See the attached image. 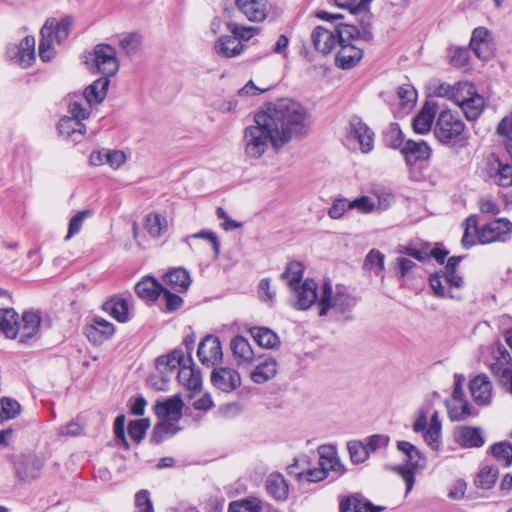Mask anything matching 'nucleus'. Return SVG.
Returning <instances> with one entry per match:
<instances>
[{"label": "nucleus", "instance_id": "f257e3e1", "mask_svg": "<svg viewBox=\"0 0 512 512\" xmlns=\"http://www.w3.org/2000/svg\"><path fill=\"white\" fill-rule=\"evenodd\" d=\"M275 130L279 144H288L294 138H301L310 129V113L300 102L283 98L260 110Z\"/></svg>", "mask_w": 512, "mask_h": 512}, {"label": "nucleus", "instance_id": "f03ea898", "mask_svg": "<svg viewBox=\"0 0 512 512\" xmlns=\"http://www.w3.org/2000/svg\"><path fill=\"white\" fill-rule=\"evenodd\" d=\"M278 136L275 130L265 119L261 112L254 115V123L247 126L243 131L244 155L249 160L260 159L272 146L275 150L284 147L278 143Z\"/></svg>", "mask_w": 512, "mask_h": 512}, {"label": "nucleus", "instance_id": "7ed1b4c3", "mask_svg": "<svg viewBox=\"0 0 512 512\" xmlns=\"http://www.w3.org/2000/svg\"><path fill=\"white\" fill-rule=\"evenodd\" d=\"M434 134L436 139L445 145L463 148L468 144L464 122L457 113L450 110L442 111L439 114Z\"/></svg>", "mask_w": 512, "mask_h": 512}, {"label": "nucleus", "instance_id": "20e7f679", "mask_svg": "<svg viewBox=\"0 0 512 512\" xmlns=\"http://www.w3.org/2000/svg\"><path fill=\"white\" fill-rule=\"evenodd\" d=\"M356 305V299L347 292L344 286H336L335 292L329 281L323 283L320 299L318 300L319 316L327 315L330 309L336 313H346Z\"/></svg>", "mask_w": 512, "mask_h": 512}, {"label": "nucleus", "instance_id": "39448f33", "mask_svg": "<svg viewBox=\"0 0 512 512\" xmlns=\"http://www.w3.org/2000/svg\"><path fill=\"white\" fill-rule=\"evenodd\" d=\"M397 448L405 455V462L408 465V467L398 466L396 469L405 481L406 490L408 492L412 489L415 481L414 472L425 467L426 458L417 447L408 441H399Z\"/></svg>", "mask_w": 512, "mask_h": 512}, {"label": "nucleus", "instance_id": "423d86ee", "mask_svg": "<svg viewBox=\"0 0 512 512\" xmlns=\"http://www.w3.org/2000/svg\"><path fill=\"white\" fill-rule=\"evenodd\" d=\"M429 284L437 297L461 299L459 295L452 291L454 288L458 289L464 285L463 277L457 271L443 270L432 274L429 278Z\"/></svg>", "mask_w": 512, "mask_h": 512}, {"label": "nucleus", "instance_id": "0eeeda50", "mask_svg": "<svg viewBox=\"0 0 512 512\" xmlns=\"http://www.w3.org/2000/svg\"><path fill=\"white\" fill-rule=\"evenodd\" d=\"M512 235V222L506 218H496L479 227L478 242L486 245L494 242H507Z\"/></svg>", "mask_w": 512, "mask_h": 512}, {"label": "nucleus", "instance_id": "6e6552de", "mask_svg": "<svg viewBox=\"0 0 512 512\" xmlns=\"http://www.w3.org/2000/svg\"><path fill=\"white\" fill-rule=\"evenodd\" d=\"M43 467L44 461L33 454L18 456L14 461L15 473L21 482H31L37 479Z\"/></svg>", "mask_w": 512, "mask_h": 512}, {"label": "nucleus", "instance_id": "1a4fd4ad", "mask_svg": "<svg viewBox=\"0 0 512 512\" xmlns=\"http://www.w3.org/2000/svg\"><path fill=\"white\" fill-rule=\"evenodd\" d=\"M95 66L103 76L111 77L119 69L115 49L107 44H98L94 48Z\"/></svg>", "mask_w": 512, "mask_h": 512}, {"label": "nucleus", "instance_id": "9d476101", "mask_svg": "<svg viewBox=\"0 0 512 512\" xmlns=\"http://www.w3.org/2000/svg\"><path fill=\"white\" fill-rule=\"evenodd\" d=\"M489 366L491 372L500 383L503 384L508 378H511L512 358L505 346L501 343L496 344Z\"/></svg>", "mask_w": 512, "mask_h": 512}, {"label": "nucleus", "instance_id": "9b49d317", "mask_svg": "<svg viewBox=\"0 0 512 512\" xmlns=\"http://www.w3.org/2000/svg\"><path fill=\"white\" fill-rule=\"evenodd\" d=\"M317 284L313 279H306L297 287L291 288L293 300L291 305L297 310H307L318 298Z\"/></svg>", "mask_w": 512, "mask_h": 512}, {"label": "nucleus", "instance_id": "f8f14e48", "mask_svg": "<svg viewBox=\"0 0 512 512\" xmlns=\"http://www.w3.org/2000/svg\"><path fill=\"white\" fill-rule=\"evenodd\" d=\"M311 41L316 51L323 55L329 54L336 45H339L335 26L333 28L326 26L315 27L311 32Z\"/></svg>", "mask_w": 512, "mask_h": 512}, {"label": "nucleus", "instance_id": "ddd939ff", "mask_svg": "<svg viewBox=\"0 0 512 512\" xmlns=\"http://www.w3.org/2000/svg\"><path fill=\"white\" fill-rule=\"evenodd\" d=\"M222 347L218 337L208 335L199 344L197 356L200 362L207 366H214L222 359Z\"/></svg>", "mask_w": 512, "mask_h": 512}, {"label": "nucleus", "instance_id": "4468645a", "mask_svg": "<svg viewBox=\"0 0 512 512\" xmlns=\"http://www.w3.org/2000/svg\"><path fill=\"white\" fill-rule=\"evenodd\" d=\"M469 46L474 54L482 60H488L493 55V41L490 31L485 27L473 30Z\"/></svg>", "mask_w": 512, "mask_h": 512}, {"label": "nucleus", "instance_id": "2eb2a0df", "mask_svg": "<svg viewBox=\"0 0 512 512\" xmlns=\"http://www.w3.org/2000/svg\"><path fill=\"white\" fill-rule=\"evenodd\" d=\"M348 137L358 141L363 153L373 149L374 133L358 116H353L349 121Z\"/></svg>", "mask_w": 512, "mask_h": 512}, {"label": "nucleus", "instance_id": "dca6fc26", "mask_svg": "<svg viewBox=\"0 0 512 512\" xmlns=\"http://www.w3.org/2000/svg\"><path fill=\"white\" fill-rule=\"evenodd\" d=\"M211 382L217 389L229 393L241 385V377L235 369L218 367L212 371Z\"/></svg>", "mask_w": 512, "mask_h": 512}, {"label": "nucleus", "instance_id": "f3484780", "mask_svg": "<svg viewBox=\"0 0 512 512\" xmlns=\"http://www.w3.org/2000/svg\"><path fill=\"white\" fill-rule=\"evenodd\" d=\"M469 389L473 401L479 406H486L491 403L492 383L485 374L475 376L469 383Z\"/></svg>", "mask_w": 512, "mask_h": 512}, {"label": "nucleus", "instance_id": "a211bd4d", "mask_svg": "<svg viewBox=\"0 0 512 512\" xmlns=\"http://www.w3.org/2000/svg\"><path fill=\"white\" fill-rule=\"evenodd\" d=\"M183 406L181 396L176 394L164 401H157L154 411L161 420L178 421L182 416Z\"/></svg>", "mask_w": 512, "mask_h": 512}, {"label": "nucleus", "instance_id": "6ab92c4d", "mask_svg": "<svg viewBox=\"0 0 512 512\" xmlns=\"http://www.w3.org/2000/svg\"><path fill=\"white\" fill-rule=\"evenodd\" d=\"M102 309L120 323H126L130 319L129 298L114 295L103 303Z\"/></svg>", "mask_w": 512, "mask_h": 512}, {"label": "nucleus", "instance_id": "aec40b11", "mask_svg": "<svg viewBox=\"0 0 512 512\" xmlns=\"http://www.w3.org/2000/svg\"><path fill=\"white\" fill-rule=\"evenodd\" d=\"M72 19L65 17L58 21L56 18L47 19L40 34L43 37H53L57 43L64 41L70 34Z\"/></svg>", "mask_w": 512, "mask_h": 512}, {"label": "nucleus", "instance_id": "412c9836", "mask_svg": "<svg viewBox=\"0 0 512 512\" xmlns=\"http://www.w3.org/2000/svg\"><path fill=\"white\" fill-rule=\"evenodd\" d=\"M384 508L375 506L359 494L344 496L339 502L340 512H381Z\"/></svg>", "mask_w": 512, "mask_h": 512}, {"label": "nucleus", "instance_id": "4be33fe9", "mask_svg": "<svg viewBox=\"0 0 512 512\" xmlns=\"http://www.w3.org/2000/svg\"><path fill=\"white\" fill-rule=\"evenodd\" d=\"M408 165H414L418 161L428 160L431 156V148L425 141L407 140L401 148Z\"/></svg>", "mask_w": 512, "mask_h": 512}, {"label": "nucleus", "instance_id": "5701e85b", "mask_svg": "<svg viewBox=\"0 0 512 512\" xmlns=\"http://www.w3.org/2000/svg\"><path fill=\"white\" fill-rule=\"evenodd\" d=\"M454 438L464 448H479L485 443L482 430L478 427H459L455 430Z\"/></svg>", "mask_w": 512, "mask_h": 512}, {"label": "nucleus", "instance_id": "b1692460", "mask_svg": "<svg viewBox=\"0 0 512 512\" xmlns=\"http://www.w3.org/2000/svg\"><path fill=\"white\" fill-rule=\"evenodd\" d=\"M267 493L277 501H284L289 495V486L284 476L279 472L270 473L265 481Z\"/></svg>", "mask_w": 512, "mask_h": 512}, {"label": "nucleus", "instance_id": "393cba45", "mask_svg": "<svg viewBox=\"0 0 512 512\" xmlns=\"http://www.w3.org/2000/svg\"><path fill=\"white\" fill-rule=\"evenodd\" d=\"M230 346L238 365L246 366L253 362L254 352L249 341L245 337L241 335L233 337Z\"/></svg>", "mask_w": 512, "mask_h": 512}, {"label": "nucleus", "instance_id": "a878e982", "mask_svg": "<svg viewBox=\"0 0 512 512\" xmlns=\"http://www.w3.org/2000/svg\"><path fill=\"white\" fill-rule=\"evenodd\" d=\"M57 129L62 136H65L67 139H70L75 143L80 142L81 138L86 133L85 124L68 116L60 119Z\"/></svg>", "mask_w": 512, "mask_h": 512}, {"label": "nucleus", "instance_id": "bb28decb", "mask_svg": "<svg viewBox=\"0 0 512 512\" xmlns=\"http://www.w3.org/2000/svg\"><path fill=\"white\" fill-rule=\"evenodd\" d=\"M340 50L336 55V64L342 69L354 67L363 57L361 48L353 44H339Z\"/></svg>", "mask_w": 512, "mask_h": 512}, {"label": "nucleus", "instance_id": "cd10ccee", "mask_svg": "<svg viewBox=\"0 0 512 512\" xmlns=\"http://www.w3.org/2000/svg\"><path fill=\"white\" fill-rule=\"evenodd\" d=\"M41 317L36 312H25L22 316L21 324H18V335L21 343H27L39 331Z\"/></svg>", "mask_w": 512, "mask_h": 512}, {"label": "nucleus", "instance_id": "c85d7f7f", "mask_svg": "<svg viewBox=\"0 0 512 512\" xmlns=\"http://www.w3.org/2000/svg\"><path fill=\"white\" fill-rule=\"evenodd\" d=\"M235 4L250 21H263L267 16L266 4L261 0H235Z\"/></svg>", "mask_w": 512, "mask_h": 512}, {"label": "nucleus", "instance_id": "c756f323", "mask_svg": "<svg viewBox=\"0 0 512 512\" xmlns=\"http://www.w3.org/2000/svg\"><path fill=\"white\" fill-rule=\"evenodd\" d=\"M436 115V105L426 102L420 112L414 117L412 126L418 134H426L430 131Z\"/></svg>", "mask_w": 512, "mask_h": 512}, {"label": "nucleus", "instance_id": "7c9ffc66", "mask_svg": "<svg viewBox=\"0 0 512 512\" xmlns=\"http://www.w3.org/2000/svg\"><path fill=\"white\" fill-rule=\"evenodd\" d=\"M187 363H192L190 352L185 356L182 350H173L165 356H160L156 359V368L159 370H174L180 369Z\"/></svg>", "mask_w": 512, "mask_h": 512}, {"label": "nucleus", "instance_id": "2f4dec72", "mask_svg": "<svg viewBox=\"0 0 512 512\" xmlns=\"http://www.w3.org/2000/svg\"><path fill=\"white\" fill-rule=\"evenodd\" d=\"M164 287L153 277H146L135 285V292L145 301H155Z\"/></svg>", "mask_w": 512, "mask_h": 512}, {"label": "nucleus", "instance_id": "473e14b6", "mask_svg": "<svg viewBox=\"0 0 512 512\" xmlns=\"http://www.w3.org/2000/svg\"><path fill=\"white\" fill-rule=\"evenodd\" d=\"M110 84L109 77L102 76L89 85L84 91V98L88 104L101 103L106 95Z\"/></svg>", "mask_w": 512, "mask_h": 512}, {"label": "nucleus", "instance_id": "72a5a7b5", "mask_svg": "<svg viewBox=\"0 0 512 512\" xmlns=\"http://www.w3.org/2000/svg\"><path fill=\"white\" fill-rule=\"evenodd\" d=\"M178 380L188 390L196 392L201 389L202 376L200 371L196 370L192 363H187L178 371Z\"/></svg>", "mask_w": 512, "mask_h": 512}, {"label": "nucleus", "instance_id": "f704fd0d", "mask_svg": "<svg viewBox=\"0 0 512 512\" xmlns=\"http://www.w3.org/2000/svg\"><path fill=\"white\" fill-rule=\"evenodd\" d=\"M163 282L172 289L178 292H183L190 286L191 278L185 269L174 268L163 276Z\"/></svg>", "mask_w": 512, "mask_h": 512}, {"label": "nucleus", "instance_id": "c9c22d12", "mask_svg": "<svg viewBox=\"0 0 512 512\" xmlns=\"http://www.w3.org/2000/svg\"><path fill=\"white\" fill-rule=\"evenodd\" d=\"M276 373V360L273 358H266L251 371L250 378L257 384H263L272 379Z\"/></svg>", "mask_w": 512, "mask_h": 512}, {"label": "nucleus", "instance_id": "e433bc0d", "mask_svg": "<svg viewBox=\"0 0 512 512\" xmlns=\"http://www.w3.org/2000/svg\"><path fill=\"white\" fill-rule=\"evenodd\" d=\"M244 46L235 37L225 35L219 38L215 44L217 54L223 57H235L242 53Z\"/></svg>", "mask_w": 512, "mask_h": 512}, {"label": "nucleus", "instance_id": "4c0bfd02", "mask_svg": "<svg viewBox=\"0 0 512 512\" xmlns=\"http://www.w3.org/2000/svg\"><path fill=\"white\" fill-rule=\"evenodd\" d=\"M249 332L260 347L272 349L280 344L278 335L267 327H252Z\"/></svg>", "mask_w": 512, "mask_h": 512}, {"label": "nucleus", "instance_id": "58836bf2", "mask_svg": "<svg viewBox=\"0 0 512 512\" xmlns=\"http://www.w3.org/2000/svg\"><path fill=\"white\" fill-rule=\"evenodd\" d=\"M0 331L8 338L18 335V315L13 308H0Z\"/></svg>", "mask_w": 512, "mask_h": 512}, {"label": "nucleus", "instance_id": "ea45409f", "mask_svg": "<svg viewBox=\"0 0 512 512\" xmlns=\"http://www.w3.org/2000/svg\"><path fill=\"white\" fill-rule=\"evenodd\" d=\"M18 63L24 67H30L35 61V38L26 36L18 47L17 53Z\"/></svg>", "mask_w": 512, "mask_h": 512}, {"label": "nucleus", "instance_id": "a19ab883", "mask_svg": "<svg viewBox=\"0 0 512 512\" xmlns=\"http://www.w3.org/2000/svg\"><path fill=\"white\" fill-rule=\"evenodd\" d=\"M448 415L453 421L464 420L474 414L470 404L463 398L447 401Z\"/></svg>", "mask_w": 512, "mask_h": 512}, {"label": "nucleus", "instance_id": "79ce46f5", "mask_svg": "<svg viewBox=\"0 0 512 512\" xmlns=\"http://www.w3.org/2000/svg\"><path fill=\"white\" fill-rule=\"evenodd\" d=\"M424 441L433 450H438L441 446V422L438 412L435 411L430 419L428 429L424 432Z\"/></svg>", "mask_w": 512, "mask_h": 512}, {"label": "nucleus", "instance_id": "37998d69", "mask_svg": "<svg viewBox=\"0 0 512 512\" xmlns=\"http://www.w3.org/2000/svg\"><path fill=\"white\" fill-rule=\"evenodd\" d=\"M510 158V163L508 161H503L502 159H497V170L494 177L495 182L501 187H511L512 186V153H507Z\"/></svg>", "mask_w": 512, "mask_h": 512}, {"label": "nucleus", "instance_id": "c03bdc74", "mask_svg": "<svg viewBox=\"0 0 512 512\" xmlns=\"http://www.w3.org/2000/svg\"><path fill=\"white\" fill-rule=\"evenodd\" d=\"M304 273V266L299 261H291L287 264L284 272L281 274V278L287 282V285L291 288L297 287L301 284Z\"/></svg>", "mask_w": 512, "mask_h": 512}, {"label": "nucleus", "instance_id": "a18cd8bd", "mask_svg": "<svg viewBox=\"0 0 512 512\" xmlns=\"http://www.w3.org/2000/svg\"><path fill=\"white\" fill-rule=\"evenodd\" d=\"M319 465L324 468L327 474L329 471H332L341 476L346 472L345 466L341 463L336 452L333 450L320 452Z\"/></svg>", "mask_w": 512, "mask_h": 512}, {"label": "nucleus", "instance_id": "49530a36", "mask_svg": "<svg viewBox=\"0 0 512 512\" xmlns=\"http://www.w3.org/2000/svg\"><path fill=\"white\" fill-rule=\"evenodd\" d=\"M478 221L476 215L469 216L464 222V234L461 240L462 246L469 249L478 242Z\"/></svg>", "mask_w": 512, "mask_h": 512}, {"label": "nucleus", "instance_id": "de8ad7c7", "mask_svg": "<svg viewBox=\"0 0 512 512\" xmlns=\"http://www.w3.org/2000/svg\"><path fill=\"white\" fill-rule=\"evenodd\" d=\"M490 452L497 462L503 467H509L512 464V444L506 441L494 443L490 447Z\"/></svg>", "mask_w": 512, "mask_h": 512}, {"label": "nucleus", "instance_id": "09e8293b", "mask_svg": "<svg viewBox=\"0 0 512 512\" xmlns=\"http://www.w3.org/2000/svg\"><path fill=\"white\" fill-rule=\"evenodd\" d=\"M499 471L493 466H484L477 474L474 483L478 488L491 489L498 478Z\"/></svg>", "mask_w": 512, "mask_h": 512}, {"label": "nucleus", "instance_id": "8fccbe9b", "mask_svg": "<svg viewBox=\"0 0 512 512\" xmlns=\"http://www.w3.org/2000/svg\"><path fill=\"white\" fill-rule=\"evenodd\" d=\"M178 430L179 428L169 420H162L154 426L150 436V441L154 444H159L166 437L175 435Z\"/></svg>", "mask_w": 512, "mask_h": 512}, {"label": "nucleus", "instance_id": "3c124183", "mask_svg": "<svg viewBox=\"0 0 512 512\" xmlns=\"http://www.w3.org/2000/svg\"><path fill=\"white\" fill-rule=\"evenodd\" d=\"M478 95L474 84L470 82H458L454 85V91L452 94V101L457 105L461 106L470 98Z\"/></svg>", "mask_w": 512, "mask_h": 512}, {"label": "nucleus", "instance_id": "603ef678", "mask_svg": "<svg viewBox=\"0 0 512 512\" xmlns=\"http://www.w3.org/2000/svg\"><path fill=\"white\" fill-rule=\"evenodd\" d=\"M484 99L481 95H476L469 100H466L463 105L460 106L463 113L465 114V117L472 121L476 120L482 113L484 109Z\"/></svg>", "mask_w": 512, "mask_h": 512}, {"label": "nucleus", "instance_id": "864d4df0", "mask_svg": "<svg viewBox=\"0 0 512 512\" xmlns=\"http://www.w3.org/2000/svg\"><path fill=\"white\" fill-rule=\"evenodd\" d=\"M496 131L503 138L507 153H512V111L498 123Z\"/></svg>", "mask_w": 512, "mask_h": 512}, {"label": "nucleus", "instance_id": "5fc2aeb1", "mask_svg": "<svg viewBox=\"0 0 512 512\" xmlns=\"http://www.w3.org/2000/svg\"><path fill=\"white\" fill-rule=\"evenodd\" d=\"M20 412L21 406L16 400L7 397L0 399V422L13 419Z\"/></svg>", "mask_w": 512, "mask_h": 512}, {"label": "nucleus", "instance_id": "6e6d98bb", "mask_svg": "<svg viewBox=\"0 0 512 512\" xmlns=\"http://www.w3.org/2000/svg\"><path fill=\"white\" fill-rule=\"evenodd\" d=\"M334 26L339 39V44H351L350 40H355L360 36V30L355 25L339 22Z\"/></svg>", "mask_w": 512, "mask_h": 512}, {"label": "nucleus", "instance_id": "4d7b16f0", "mask_svg": "<svg viewBox=\"0 0 512 512\" xmlns=\"http://www.w3.org/2000/svg\"><path fill=\"white\" fill-rule=\"evenodd\" d=\"M261 501L257 498L250 497L240 501L231 502L229 512H260Z\"/></svg>", "mask_w": 512, "mask_h": 512}, {"label": "nucleus", "instance_id": "13d9d810", "mask_svg": "<svg viewBox=\"0 0 512 512\" xmlns=\"http://www.w3.org/2000/svg\"><path fill=\"white\" fill-rule=\"evenodd\" d=\"M347 449L350 455V459L353 463L359 464L364 462L369 455L367 446L358 440L349 441L347 443Z\"/></svg>", "mask_w": 512, "mask_h": 512}, {"label": "nucleus", "instance_id": "bf43d9fd", "mask_svg": "<svg viewBox=\"0 0 512 512\" xmlns=\"http://www.w3.org/2000/svg\"><path fill=\"white\" fill-rule=\"evenodd\" d=\"M148 428V419L133 420L128 424V434L133 441L140 443L144 438Z\"/></svg>", "mask_w": 512, "mask_h": 512}, {"label": "nucleus", "instance_id": "052dcab7", "mask_svg": "<svg viewBox=\"0 0 512 512\" xmlns=\"http://www.w3.org/2000/svg\"><path fill=\"white\" fill-rule=\"evenodd\" d=\"M385 141L388 146L394 149H400L404 146V134L397 124H392L385 134Z\"/></svg>", "mask_w": 512, "mask_h": 512}, {"label": "nucleus", "instance_id": "680f3d73", "mask_svg": "<svg viewBox=\"0 0 512 512\" xmlns=\"http://www.w3.org/2000/svg\"><path fill=\"white\" fill-rule=\"evenodd\" d=\"M91 215L90 210H83L75 214L69 222L68 233L65 237L66 240H69L74 235L78 234L83 226L84 220Z\"/></svg>", "mask_w": 512, "mask_h": 512}, {"label": "nucleus", "instance_id": "e2e57ef3", "mask_svg": "<svg viewBox=\"0 0 512 512\" xmlns=\"http://www.w3.org/2000/svg\"><path fill=\"white\" fill-rule=\"evenodd\" d=\"M145 227L152 237H159L166 229L158 214H148L145 219Z\"/></svg>", "mask_w": 512, "mask_h": 512}, {"label": "nucleus", "instance_id": "0e129e2a", "mask_svg": "<svg viewBox=\"0 0 512 512\" xmlns=\"http://www.w3.org/2000/svg\"><path fill=\"white\" fill-rule=\"evenodd\" d=\"M384 254L377 249H372L366 256L364 268L381 271L384 268Z\"/></svg>", "mask_w": 512, "mask_h": 512}, {"label": "nucleus", "instance_id": "69168bd1", "mask_svg": "<svg viewBox=\"0 0 512 512\" xmlns=\"http://www.w3.org/2000/svg\"><path fill=\"white\" fill-rule=\"evenodd\" d=\"M91 105L92 104L88 103L83 105L79 100L71 101L69 104V112L71 114L70 118H75L78 121L88 118L91 112Z\"/></svg>", "mask_w": 512, "mask_h": 512}, {"label": "nucleus", "instance_id": "338daca9", "mask_svg": "<svg viewBox=\"0 0 512 512\" xmlns=\"http://www.w3.org/2000/svg\"><path fill=\"white\" fill-rule=\"evenodd\" d=\"M397 95L403 106L412 107L416 102L417 92L409 84L402 85L397 90Z\"/></svg>", "mask_w": 512, "mask_h": 512}, {"label": "nucleus", "instance_id": "774afa93", "mask_svg": "<svg viewBox=\"0 0 512 512\" xmlns=\"http://www.w3.org/2000/svg\"><path fill=\"white\" fill-rule=\"evenodd\" d=\"M135 505L139 512H154L150 493L147 490H140L136 493Z\"/></svg>", "mask_w": 512, "mask_h": 512}]
</instances>
